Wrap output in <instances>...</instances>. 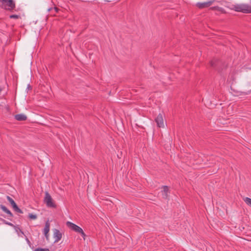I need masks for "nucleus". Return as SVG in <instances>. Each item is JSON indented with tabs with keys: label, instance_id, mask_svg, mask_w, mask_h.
<instances>
[{
	"label": "nucleus",
	"instance_id": "f257e3e1",
	"mask_svg": "<svg viewBox=\"0 0 251 251\" xmlns=\"http://www.w3.org/2000/svg\"><path fill=\"white\" fill-rule=\"evenodd\" d=\"M232 9L235 11L242 12L244 13H251V4H237L232 5Z\"/></svg>",
	"mask_w": 251,
	"mask_h": 251
},
{
	"label": "nucleus",
	"instance_id": "f03ea898",
	"mask_svg": "<svg viewBox=\"0 0 251 251\" xmlns=\"http://www.w3.org/2000/svg\"><path fill=\"white\" fill-rule=\"evenodd\" d=\"M1 7L6 10L13 11L16 8L15 2L13 0H0Z\"/></svg>",
	"mask_w": 251,
	"mask_h": 251
},
{
	"label": "nucleus",
	"instance_id": "7ed1b4c3",
	"mask_svg": "<svg viewBox=\"0 0 251 251\" xmlns=\"http://www.w3.org/2000/svg\"><path fill=\"white\" fill-rule=\"evenodd\" d=\"M44 202L48 207L56 208V205L53 202L51 197L48 192L45 193Z\"/></svg>",
	"mask_w": 251,
	"mask_h": 251
},
{
	"label": "nucleus",
	"instance_id": "20e7f679",
	"mask_svg": "<svg viewBox=\"0 0 251 251\" xmlns=\"http://www.w3.org/2000/svg\"><path fill=\"white\" fill-rule=\"evenodd\" d=\"M215 0H210L203 2H197L196 5L200 9H203L210 6L214 2Z\"/></svg>",
	"mask_w": 251,
	"mask_h": 251
},
{
	"label": "nucleus",
	"instance_id": "39448f33",
	"mask_svg": "<svg viewBox=\"0 0 251 251\" xmlns=\"http://www.w3.org/2000/svg\"><path fill=\"white\" fill-rule=\"evenodd\" d=\"M66 225L70 229L77 233L81 231V229H82L80 227L71 222H67Z\"/></svg>",
	"mask_w": 251,
	"mask_h": 251
},
{
	"label": "nucleus",
	"instance_id": "423d86ee",
	"mask_svg": "<svg viewBox=\"0 0 251 251\" xmlns=\"http://www.w3.org/2000/svg\"><path fill=\"white\" fill-rule=\"evenodd\" d=\"M155 121L157 124V126L159 127H164V124L162 115L159 114L156 118L155 119Z\"/></svg>",
	"mask_w": 251,
	"mask_h": 251
},
{
	"label": "nucleus",
	"instance_id": "0eeeda50",
	"mask_svg": "<svg viewBox=\"0 0 251 251\" xmlns=\"http://www.w3.org/2000/svg\"><path fill=\"white\" fill-rule=\"evenodd\" d=\"M62 233L60 231L57 229H54L53 230V238L55 239L54 243H57L60 241L62 238Z\"/></svg>",
	"mask_w": 251,
	"mask_h": 251
},
{
	"label": "nucleus",
	"instance_id": "6e6552de",
	"mask_svg": "<svg viewBox=\"0 0 251 251\" xmlns=\"http://www.w3.org/2000/svg\"><path fill=\"white\" fill-rule=\"evenodd\" d=\"M163 190L161 191L162 197L163 199H167L168 198V193L169 191V187L167 186H163Z\"/></svg>",
	"mask_w": 251,
	"mask_h": 251
},
{
	"label": "nucleus",
	"instance_id": "1a4fd4ad",
	"mask_svg": "<svg viewBox=\"0 0 251 251\" xmlns=\"http://www.w3.org/2000/svg\"><path fill=\"white\" fill-rule=\"evenodd\" d=\"M50 224L49 221H47L46 222L45 226L44 228V233L45 236H46L47 239H48V237H49L48 233L50 231Z\"/></svg>",
	"mask_w": 251,
	"mask_h": 251
},
{
	"label": "nucleus",
	"instance_id": "9d476101",
	"mask_svg": "<svg viewBox=\"0 0 251 251\" xmlns=\"http://www.w3.org/2000/svg\"><path fill=\"white\" fill-rule=\"evenodd\" d=\"M15 119L19 121H24L27 119L26 115L23 114H18L14 116Z\"/></svg>",
	"mask_w": 251,
	"mask_h": 251
},
{
	"label": "nucleus",
	"instance_id": "9b49d317",
	"mask_svg": "<svg viewBox=\"0 0 251 251\" xmlns=\"http://www.w3.org/2000/svg\"><path fill=\"white\" fill-rule=\"evenodd\" d=\"M0 208L5 213L7 214L10 217H13V215L11 213V212L7 208L6 206L3 205H0Z\"/></svg>",
	"mask_w": 251,
	"mask_h": 251
},
{
	"label": "nucleus",
	"instance_id": "f8f14e48",
	"mask_svg": "<svg viewBox=\"0 0 251 251\" xmlns=\"http://www.w3.org/2000/svg\"><path fill=\"white\" fill-rule=\"evenodd\" d=\"M220 62V61L219 60L217 59H213L210 62V64L212 67L216 68Z\"/></svg>",
	"mask_w": 251,
	"mask_h": 251
},
{
	"label": "nucleus",
	"instance_id": "ddd939ff",
	"mask_svg": "<svg viewBox=\"0 0 251 251\" xmlns=\"http://www.w3.org/2000/svg\"><path fill=\"white\" fill-rule=\"evenodd\" d=\"M59 9L57 7H54L53 8H50L48 9V11L51 12V14L52 15H55L56 13H58Z\"/></svg>",
	"mask_w": 251,
	"mask_h": 251
},
{
	"label": "nucleus",
	"instance_id": "4468645a",
	"mask_svg": "<svg viewBox=\"0 0 251 251\" xmlns=\"http://www.w3.org/2000/svg\"><path fill=\"white\" fill-rule=\"evenodd\" d=\"M6 198L8 201L10 203L12 207L16 204L15 201L10 197L7 196L6 197Z\"/></svg>",
	"mask_w": 251,
	"mask_h": 251
},
{
	"label": "nucleus",
	"instance_id": "2eb2a0df",
	"mask_svg": "<svg viewBox=\"0 0 251 251\" xmlns=\"http://www.w3.org/2000/svg\"><path fill=\"white\" fill-rule=\"evenodd\" d=\"M13 208L14 210L18 213H23V211L18 207V206H17V205L16 204L13 206Z\"/></svg>",
	"mask_w": 251,
	"mask_h": 251
},
{
	"label": "nucleus",
	"instance_id": "dca6fc26",
	"mask_svg": "<svg viewBox=\"0 0 251 251\" xmlns=\"http://www.w3.org/2000/svg\"><path fill=\"white\" fill-rule=\"evenodd\" d=\"M13 208L14 210L18 213H23V211L18 207V206H17V205L16 204L13 206Z\"/></svg>",
	"mask_w": 251,
	"mask_h": 251
},
{
	"label": "nucleus",
	"instance_id": "f3484780",
	"mask_svg": "<svg viewBox=\"0 0 251 251\" xmlns=\"http://www.w3.org/2000/svg\"><path fill=\"white\" fill-rule=\"evenodd\" d=\"M244 201L246 202V203L250 206H251V199L246 197L244 199Z\"/></svg>",
	"mask_w": 251,
	"mask_h": 251
},
{
	"label": "nucleus",
	"instance_id": "a211bd4d",
	"mask_svg": "<svg viewBox=\"0 0 251 251\" xmlns=\"http://www.w3.org/2000/svg\"><path fill=\"white\" fill-rule=\"evenodd\" d=\"M0 220H1V221H3V222L6 225H7L8 226H12V227H16V226H14L13 224H12L11 223H10V222H8L6 221H5V220L4 219H2L1 218H0Z\"/></svg>",
	"mask_w": 251,
	"mask_h": 251
},
{
	"label": "nucleus",
	"instance_id": "6ab92c4d",
	"mask_svg": "<svg viewBox=\"0 0 251 251\" xmlns=\"http://www.w3.org/2000/svg\"><path fill=\"white\" fill-rule=\"evenodd\" d=\"M34 251H50V250L48 248H37Z\"/></svg>",
	"mask_w": 251,
	"mask_h": 251
},
{
	"label": "nucleus",
	"instance_id": "aec40b11",
	"mask_svg": "<svg viewBox=\"0 0 251 251\" xmlns=\"http://www.w3.org/2000/svg\"><path fill=\"white\" fill-rule=\"evenodd\" d=\"M28 217L31 219H37V216L35 214H29V215H28Z\"/></svg>",
	"mask_w": 251,
	"mask_h": 251
},
{
	"label": "nucleus",
	"instance_id": "412c9836",
	"mask_svg": "<svg viewBox=\"0 0 251 251\" xmlns=\"http://www.w3.org/2000/svg\"><path fill=\"white\" fill-rule=\"evenodd\" d=\"M78 233H80L81 234V235L82 236V237H83V238L84 239V240L85 239V237H86V234L84 232L83 230L82 229H81V231H79L78 232Z\"/></svg>",
	"mask_w": 251,
	"mask_h": 251
},
{
	"label": "nucleus",
	"instance_id": "4be33fe9",
	"mask_svg": "<svg viewBox=\"0 0 251 251\" xmlns=\"http://www.w3.org/2000/svg\"><path fill=\"white\" fill-rule=\"evenodd\" d=\"M9 18L10 19H17L19 18V16L17 15H10Z\"/></svg>",
	"mask_w": 251,
	"mask_h": 251
},
{
	"label": "nucleus",
	"instance_id": "5701e85b",
	"mask_svg": "<svg viewBox=\"0 0 251 251\" xmlns=\"http://www.w3.org/2000/svg\"><path fill=\"white\" fill-rule=\"evenodd\" d=\"M14 228H15L16 232H18V231H20L22 234H24V232L20 229V227L16 226V227H14Z\"/></svg>",
	"mask_w": 251,
	"mask_h": 251
}]
</instances>
